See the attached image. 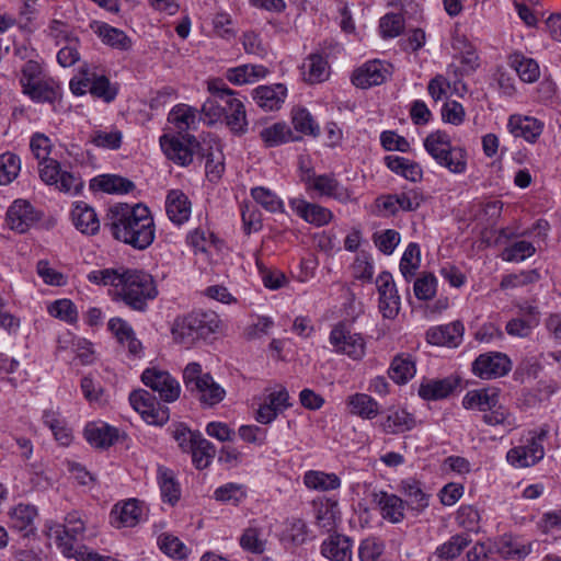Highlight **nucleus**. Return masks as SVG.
<instances>
[{
    "label": "nucleus",
    "mask_w": 561,
    "mask_h": 561,
    "mask_svg": "<svg viewBox=\"0 0 561 561\" xmlns=\"http://www.w3.org/2000/svg\"><path fill=\"white\" fill-rule=\"evenodd\" d=\"M547 436V428H540L538 432L531 433L526 445L508 450L506 456L507 461L519 468L534 466L545 456L543 443Z\"/></svg>",
    "instance_id": "obj_8"
},
{
    "label": "nucleus",
    "mask_w": 561,
    "mask_h": 561,
    "mask_svg": "<svg viewBox=\"0 0 561 561\" xmlns=\"http://www.w3.org/2000/svg\"><path fill=\"white\" fill-rule=\"evenodd\" d=\"M123 135L119 130H93L90 135V142L95 147L116 150L122 145Z\"/></svg>",
    "instance_id": "obj_54"
},
{
    "label": "nucleus",
    "mask_w": 561,
    "mask_h": 561,
    "mask_svg": "<svg viewBox=\"0 0 561 561\" xmlns=\"http://www.w3.org/2000/svg\"><path fill=\"white\" fill-rule=\"evenodd\" d=\"M374 243L383 254L393 253L400 242V234L393 229H387L381 232L374 233Z\"/></svg>",
    "instance_id": "obj_63"
},
{
    "label": "nucleus",
    "mask_w": 561,
    "mask_h": 561,
    "mask_svg": "<svg viewBox=\"0 0 561 561\" xmlns=\"http://www.w3.org/2000/svg\"><path fill=\"white\" fill-rule=\"evenodd\" d=\"M112 236L137 250L147 249L154 240V224L150 210L142 204H117L110 209Z\"/></svg>",
    "instance_id": "obj_2"
},
{
    "label": "nucleus",
    "mask_w": 561,
    "mask_h": 561,
    "mask_svg": "<svg viewBox=\"0 0 561 561\" xmlns=\"http://www.w3.org/2000/svg\"><path fill=\"white\" fill-rule=\"evenodd\" d=\"M268 70L262 65H241L227 71V79L233 84L253 83L263 79Z\"/></svg>",
    "instance_id": "obj_40"
},
{
    "label": "nucleus",
    "mask_w": 561,
    "mask_h": 561,
    "mask_svg": "<svg viewBox=\"0 0 561 561\" xmlns=\"http://www.w3.org/2000/svg\"><path fill=\"white\" fill-rule=\"evenodd\" d=\"M415 362L410 354L397 355L389 368L390 378L397 383H405L415 375Z\"/></svg>",
    "instance_id": "obj_44"
},
{
    "label": "nucleus",
    "mask_w": 561,
    "mask_h": 561,
    "mask_svg": "<svg viewBox=\"0 0 561 561\" xmlns=\"http://www.w3.org/2000/svg\"><path fill=\"white\" fill-rule=\"evenodd\" d=\"M160 146L168 159L182 167L188 165L194 156H199L205 150V141L201 144L191 135L182 138L163 135L160 137Z\"/></svg>",
    "instance_id": "obj_6"
},
{
    "label": "nucleus",
    "mask_w": 561,
    "mask_h": 561,
    "mask_svg": "<svg viewBox=\"0 0 561 561\" xmlns=\"http://www.w3.org/2000/svg\"><path fill=\"white\" fill-rule=\"evenodd\" d=\"M112 524L117 527H134L141 516L139 502L135 499L128 500L123 505H115L111 513Z\"/></svg>",
    "instance_id": "obj_32"
},
{
    "label": "nucleus",
    "mask_w": 561,
    "mask_h": 561,
    "mask_svg": "<svg viewBox=\"0 0 561 561\" xmlns=\"http://www.w3.org/2000/svg\"><path fill=\"white\" fill-rule=\"evenodd\" d=\"M350 413L364 420H373L379 414V403L366 393H355L346 401Z\"/></svg>",
    "instance_id": "obj_34"
},
{
    "label": "nucleus",
    "mask_w": 561,
    "mask_h": 561,
    "mask_svg": "<svg viewBox=\"0 0 561 561\" xmlns=\"http://www.w3.org/2000/svg\"><path fill=\"white\" fill-rule=\"evenodd\" d=\"M165 210L172 222L182 225L191 216V202L182 191L172 190L167 196Z\"/></svg>",
    "instance_id": "obj_22"
},
{
    "label": "nucleus",
    "mask_w": 561,
    "mask_h": 561,
    "mask_svg": "<svg viewBox=\"0 0 561 561\" xmlns=\"http://www.w3.org/2000/svg\"><path fill=\"white\" fill-rule=\"evenodd\" d=\"M420 247L416 243H410L400 261V272L407 282H410L420 266Z\"/></svg>",
    "instance_id": "obj_50"
},
{
    "label": "nucleus",
    "mask_w": 561,
    "mask_h": 561,
    "mask_svg": "<svg viewBox=\"0 0 561 561\" xmlns=\"http://www.w3.org/2000/svg\"><path fill=\"white\" fill-rule=\"evenodd\" d=\"M471 539L467 535L458 534L443 545L438 546L435 551L437 561H450L459 557L465 548L469 546Z\"/></svg>",
    "instance_id": "obj_46"
},
{
    "label": "nucleus",
    "mask_w": 561,
    "mask_h": 561,
    "mask_svg": "<svg viewBox=\"0 0 561 561\" xmlns=\"http://www.w3.org/2000/svg\"><path fill=\"white\" fill-rule=\"evenodd\" d=\"M465 327L460 321L432 327L426 331V341L436 346L457 347L463 336Z\"/></svg>",
    "instance_id": "obj_15"
},
{
    "label": "nucleus",
    "mask_w": 561,
    "mask_h": 561,
    "mask_svg": "<svg viewBox=\"0 0 561 561\" xmlns=\"http://www.w3.org/2000/svg\"><path fill=\"white\" fill-rule=\"evenodd\" d=\"M293 124L297 131L306 135L317 136L319 126L306 108H297L293 113Z\"/></svg>",
    "instance_id": "obj_59"
},
{
    "label": "nucleus",
    "mask_w": 561,
    "mask_h": 561,
    "mask_svg": "<svg viewBox=\"0 0 561 561\" xmlns=\"http://www.w3.org/2000/svg\"><path fill=\"white\" fill-rule=\"evenodd\" d=\"M403 27V18L396 13L386 14L379 22L380 34L383 38H392L400 35Z\"/></svg>",
    "instance_id": "obj_62"
},
{
    "label": "nucleus",
    "mask_w": 561,
    "mask_h": 561,
    "mask_svg": "<svg viewBox=\"0 0 561 561\" xmlns=\"http://www.w3.org/2000/svg\"><path fill=\"white\" fill-rule=\"evenodd\" d=\"M536 252V248L529 241L520 240L513 242L506 247L502 253V257L507 262H522Z\"/></svg>",
    "instance_id": "obj_53"
},
{
    "label": "nucleus",
    "mask_w": 561,
    "mask_h": 561,
    "mask_svg": "<svg viewBox=\"0 0 561 561\" xmlns=\"http://www.w3.org/2000/svg\"><path fill=\"white\" fill-rule=\"evenodd\" d=\"M84 437L88 443L96 448H108L118 437V432L102 422H91L84 427Z\"/></svg>",
    "instance_id": "obj_24"
},
{
    "label": "nucleus",
    "mask_w": 561,
    "mask_h": 561,
    "mask_svg": "<svg viewBox=\"0 0 561 561\" xmlns=\"http://www.w3.org/2000/svg\"><path fill=\"white\" fill-rule=\"evenodd\" d=\"M220 327L221 320L215 311L194 310L175 318L171 333L176 343L191 347L217 334Z\"/></svg>",
    "instance_id": "obj_3"
},
{
    "label": "nucleus",
    "mask_w": 561,
    "mask_h": 561,
    "mask_svg": "<svg viewBox=\"0 0 561 561\" xmlns=\"http://www.w3.org/2000/svg\"><path fill=\"white\" fill-rule=\"evenodd\" d=\"M291 209L305 221L321 227L331 221L333 214L330 209L309 203L302 198H294L289 203Z\"/></svg>",
    "instance_id": "obj_19"
},
{
    "label": "nucleus",
    "mask_w": 561,
    "mask_h": 561,
    "mask_svg": "<svg viewBox=\"0 0 561 561\" xmlns=\"http://www.w3.org/2000/svg\"><path fill=\"white\" fill-rule=\"evenodd\" d=\"M224 118L227 127L232 134L241 136L247 133L248 119L242 101L240 103H236L234 107L229 110Z\"/></svg>",
    "instance_id": "obj_49"
},
{
    "label": "nucleus",
    "mask_w": 561,
    "mask_h": 561,
    "mask_svg": "<svg viewBox=\"0 0 561 561\" xmlns=\"http://www.w3.org/2000/svg\"><path fill=\"white\" fill-rule=\"evenodd\" d=\"M508 65L524 82L533 83L540 77L538 62L533 58L526 57L520 51H515L508 56Z\"/></svg>",
    "instance_id": "obj_33"
},
{
    "label": "nucleus",
    "mask_w": 561,
    "mask_h": 561,
    "mask_svg": "<svg viewBox=\"0 0 561 561\" xmlns=\"http://www.w3.org/2000/svg\"><path fill=\"white\" fill-rule=\"evenodd\" d=\"M507 129L514 137H522L534 144L542 134L543 123L533 116L514 114L508 118Z\"/></svg>",
    "instance_id": "obj_17"
},
{
    "label": "nucleus",
    "mask_w": 561,
    "mask_h": 561,
    "mask_svg": "<svg viewBox=\"0 0 561 561\" xmlns=\"http://www.w3.org/2000/svg\"><path fill=\"white\" fill-rule=\"evenodd\" d=\"M214 497L224 503L238 505L245 497V492L242 485L226 483L215 490Z\"/></svg>",
    "instance_id": "obj_60"
},
{
    "label": "nucleus",
    "mask_w": 561,
    "mask_h": 561,
    "mask_svg": "<svg viewBox=\"0 0 561 561\" xmlns=\"http://www.w3.org/2000/svg\"><path fill=\"white\" fill-rule=\"evenodd\" d=\"M386 165L394 173L409 181L417 182L422 179L423 171L419 163L399 156H387Z\"/></svg>",
    "instance_id": "obj_41"
},
{
    "label": "nucleus",
    "mask_w": 561,
    "mask_h": 561,
    "mask_svg": "<svg viewBox=\"0 0 561 561\" xmlns=\"http://www.w3.org/2000/svg\"><path fill=\"white\" fill-rule=\"evenodd\" d=\"M141 381L164 402H174L179 399L181 387L179 381L169 371L156 367L146 368L141 374Z\"/></svg>",
    "instance_id": "obj_10"
},
{
    "label": "nucleus",
    "mask_w": 561,
    "mask_h": 561,
    "mask_svg": "<svg viewBox=\"0 0 561 561\" xmlns=\"http://www.w3.org/2000/svg\"><path fill=\"white\" fill-rule=\"evenodd\" d=\"M458 380L453 377L443 379H425L419 388V396L427 401L448 397L457 387Z\"/></svg>",
    "instance_id": "obj_26"
},
{
    "label": "nucleus",
    "mask_w": 561,
    "mask_h": 561,
    "mask_svg": "<svg viewBox=\"0 0 561 561\" xmlns=\"http://www.w3.org/2000/svg\"><path fill=\"white\" fill-rule=\"evenodd\" d=\"M424 148L437 164L454 174L467 170L468 153L465 148L453 146L450 137L442 130L431 133L424 139Z\"/></svg>",
    "instance_id": "obj_4"
},
{
    "label": "nucleus",
    "mask_w": 561,
    "mask_h": 561,
    "mask_svg": "<svg viewBox=\"0 0 561 561\" xmlns=\"http://www.w3.org/2000/svg\"><path fill=\"white\" fill-rule=\"evenodd\" d=\"M168 119L180 134L194 130L198 125L197 110L186 104H179L169 113Z\"/></svg>",
    "instance_id": "obj_36"
},
{
    "label": "nucleus",
    "mask_w": 561,
    "mask_h": 561,
    "mask_svg": "<svg viewBox=\"0 0 561 561\" xmlns=\"http://www.w3.org/2000/svg\"><path fill=\"white\" fill-rule=\"evenodd\" d=\"M34 102L50 103L61 98L60 85L51 78H43L23 91Z\"/></svg>",
    "instance_id": "obj_25"
},
{
    "label": "nucleus",
    "mask_w": 561,
    "mask_h": 561,
    "mask_svg": "<svg viewBox=\"0 0 561 561\" xmlns=\"http://www.w3.org/2000/svg\"><path fill=\"white\" fill-rule=\"evenodd\" d=\"M90 186L93 190L98 188L110 194L129 193L135 188V184L131 181L114 174H103L96 176L91 180Z\"/></svg>",
    "instance_id": "obj_35"
},
{
    "label": "nucleus",
    "mask_w": 561,
    "mask_h": 561,
    "mask_svg": "<svg viewBox=\"0 0 561 561\" xmlns=\"http://www.w3.org/2000/svg\"><path fill=\"white\" fill-rule=\"evenodd\" d=\"M415 425V417L404 409L390 410L387 417L380 423L386 434L393 435L411 431Z\"/></svg>",
    "instance_id": "obj_31"
},
{
    "label": "nucleus",
    "mask_w": 561,
    "mask_h": 561,
    "mask_svg": "<svg viewBox=\"0 0 561 561\" xmlns=\"http://www.w3.org/2000/svg\"><path fill=\"white\" fill-rule=\"evenodd\" d=\"M157 479L164 502L175 504L181 496L180 484L175 479L174 472L163 466L158 467Z\"/></svg>",
    "instance_id": "obj_39"
},
{
    "label": "nucleus",
    "mask_w": 561,
    "mask_h": 561,
    "mask_svg": "<svg viewBox=\"0 0 561 561\" xmlns=\"http://www.w3.org/2000/svg\"><path fill=\"white\" fill-rule=\"evenodd\" d=\"M49 313L60 320L75 322L78 318L77 309L69 299L56 300L48 307Z\"/></svg>",
    "instance_id": "obj_64"
},
{
    "label": "nucleus",
    "mask_w": 561,
    "mask_h": 561,
    "mask_svg": "<svg viewBox=\"0 0 561 561\" xmlns=\"http://www.w3.org/2000/svg\"><path fill=\"white\" fill-rule=\"evenodd\" d=\"M304 483L308 489L327 492L339 489L341 479L335 473L310 470L305 473Z\"/></svg>",
    "instance_id": "obj_43"
},
{
    "label": "nucleus",
    "mask_w": 561,
    "mask_h": 561,
    "mask_svg": "<svg viewBox=\"0 0 561 561\" xmlns=\"http://www.w3.org/2000/svg\"><path fill=\"white\" fill-rule=\"evenodd\" d=\"M323 557L334 561L352 560V540L344 535L334 534L329 536L321 545Z\"/></svg>",
    "instance_id": "obj_23"
},
{
    "label": "nucleus",
    "mask_w": 561,
    "mask_h": 561,
    "mask_svg": "<svg viewBox=\"0 0 561 561\" xmlns=\"http://www.w3.org/2000/svg\"><path fill=\"white\" fill-rule=\"evenodd\" d=\"M72 222L78 230L85 234H95L100 221L94 209L85 202H77L71 210Z\"/></svg>",
    "instance_id": "obj_28"
},
{
    "label": "nucleus",
    "mask_w": 561,
    "mask_h": 561,
    "mask_svg": "<svg viewBox=\"0 0 561 561\" xmlns=\"http://www.w3.org/2000/svg\"><path fill=\"white\" fill-rule=\"evenodd\" d=\"M260 136L267 147H277L294 139L291 129L285 123H275L263 128Z\"/></svg>",
    "instance_id": "obj_47"
},
{
    "label": "nucleus",
    "mask_w": 561,
    "mask_h": 561,
    "mask_svg": "<svg viewBox=\"0 0 561 561\" xmlns=\"http://www.w3.org/2000/svg\"><path fill=\"white\" fill-rule=\"evenodd\" d=\"M36 515L35 506L19 504L10 513L11 526L19 531H25V536H28L34 530L33 524Z\"/></svg>",
    "instance_id": "obj_42"
},
{
    "label": "nucleus",
    "mask_w": 561,
    "mask_h": 561,
    "mask_svg": "<svg viewBox=\"0 0 561 561\" xmlns=\"http://www.w3.org/2000/svg\"><path fill=\"white\" fill-rule=\"evenodd\" d=\"M129 402L148 424L163 425L169 420V408L158 402L147 390L133 391Z\"/></svg>",
    "instance_id": "obj_9"
},
{
    "label": "nucleus",
    "mask_w": 561,
    "mask_h": 561,
    "mask_svg": "<svg viewBox=\"0 0 561 561\" xmlns=\"http://www.w3.org/2000/svg\"><path fill=\"white\" fill-rule=\"evenodd\" d=\"M540 275L537 270L522 271L516 274H508L503 276L500 287L502 289H510L539 280Z\"/></svg>",
    "instance_id": "obj_57"
},
{
    "label": "nucleus",
    "mask_w": 561,
    "mask_h": 561,
    "mask_svg": "<svg viewBox=\"0 0 561 561\" xmlns=\"http://www.w3.org/2000/svg\"><path fill=\"white\" fill-rule=\"evenodd\" d=\"M183 381L186 389L195 393L205 405L214 407L226 396L225 389L214 381L210 374H203L201 364L196 362L186 365L183 371Z\"/></svg>",
    "instance_id": "obj_5"
},
{
    "label": "nucleus",
    "mask_w": 561,
    "mask_h": 561,
    "mask_svg": "<svg viewBox=\"0 0 561 561\" xmlns=\"http://www.w3.org/2000/svg\"><path fill=\"white\" fill-rule=\"evenodd\" d=\"M171 435L184 453H188L202 437L199 432L191 431L183 423L173 425L171 428Z\"/></svg>",
    "instance_id": "obj_52"
},
{
    "label": "nucleus",
    "mask_w": 561,
    "mask_h": 561,
    "mask_svg": "<svg viewBox=\"0 0 561 561\" xmlns=\"http://www.w3.org/2000/svg\"><path fill=\"white\" fill-rule=\"evenodd\" d=\"M287 89L284 84L260 85L253 90V99L265 111L280 108L286 98Z\"/></svg>",
    "instance_id": "obj_21"
},
{
    "label": "nucleus",
    "mask_w": 561,
    "mask_h": 561,
    "mask_svg": "<svg viewBox=\"0 0 561 561\" xmlns=\"http://www.w3.org/2000/svg\"><path fill=\"white\" fill-rule=\"evenodd\" d=\"M398 490L405 496L408 508L420 514L428 506V495L423 491L420 481L408 478L400 482Z\"/></svg>",
    "instance_id": "obj_20"
},
{
    "label": "nucleus",
    "mask_w": 561,
    "mask_h": 561,
    "mask_svg": "<svg viewBox=\"0 0 561 561\" xmlns=\"http://www.w3.org/2000/svg\"><path fill=\"white\" fill-rule=\"evenodd\" d=\"M388 75V69L380 60H371L354 71L352 82L357 88L368 89L385 82Z\"/></svg>",
    "instance_id": "obj_18"
},
{
    "label": "nucleus",
    "mask_w": 561,
    "mask_h": 561,
    "mask_svg": "<svg viewBox=\"0 0 561 561\" xmlns=\"http://www.w3.org/2000/svg\"><path fill=\"white\" fill-rule=\"evenodd\" d=\"M160 549L171 558L185 559L188 553L187 547L175 536L162 535L159 538Z\"/></svg>",
    "instance_id": "obj_58"
},
{
    "label": "nucleus",
    "mask_w": 561,
    "mask_h": 561,
    "mask_svg": "<svg viewBox=\"0 0 561 561\" xmlns=\"http://www.w3.org/2000/svg\"><path fill=\"white\" fill-rule=\"evenodd\" d=\"M379 294V310L383 318L393 319L400 310V296L392 275L389 272H382L376 279Z\"/></svg>",
    "instance_id": "obj_12"
},
{
    "label": "nucleus",
    "mask_w": 561,
    "mask_h": 561,
    "mask_svg": "<svg viewBox=\"0 0 561 561\" xmlns=\"http://www.w3.org/2000/svg\"><path fill=\"white\" fill-rule=\"evenodd\" d=\"M210 96L202 105V113L208 118V122L215 123L221 119L220 105L226 104L225 96H220V81H213L208 84Z\"/></svg>",
    "instance_id": "obj_45"
},
{
    "label": "nucleus",
    "mask_w": 561,
    "mask_h": 561,
    "mask_svg": "<svg viewBox=\"0 0 561 561\" xmlns=\"http://www.w3.org/2000/svg\"><path fill=\"white\" fill-rule=\"evenodd\" d=\"M283 537L295 546L305 543L308 537L307 524L300 518L288 519L285 525Z\"/></svg>",
    "instance_id": "obj_55"
},
{
    "label": "nucleus",
    "mask_w": 561,
    "mask_h": 561,
    "mask_svg": "<svg viewBox=\"0 0 561 561\" xmlns=\"http://www.w3.org/2000/svg\"><path fill=\"white\" fill-rule=\"evenodd\" d=\"M308 188L317 191L321 196H328L337 201H347L350 194L339 181L331 174H308L302 179Z\"/></svg>",
    "instance_id": "obj_16"
},
{
    "label": "nucleus",
    "mask_w": 561,
    "mask_h": 561,
    "mask_svg": "<svg viewBox=\"0 0 561 561\" xmlns=\"http://www.w3.org/2000/svg\"><path fill=\"white\" fill-rule=\"evenodd\" d=\"M499 403V391L495 388H483L469 391L462 400L466 409H478L488 412L496 408Z\"/></svg>",
    "instance_id": "obj_30"
},
{
    "label": "nucleus",
    "mask_w": 561,
    "mask_h": 561,
    "mask_svg": "<svg viewBox=\"0 0 561 561\" xmlns=\"http://www.w3.org/2000/svg\"><path fill=\"white\" fill-rule=\"evenodd\" d=\"M316 524L325 531H330L336 526L339 519L337 501L332 499H319L313 503Z\"/></svg>",
    "instance_id": "obj_29"
},
{
    "label": "nucleus",
    "mask_w": 561,
    "mask_h": 561,
    "mask_svg": "<svg viewBox=\"0 0 561 561\" xmlns=\"http://www.w3.org/2000/svg\"><path fill=\"white\" fill-rule=\"evenodd\" d=\"M254 201L271 213L282 210L283 202L268 188L257 186L251 190Z\"/></svg>",
    "instance_id": "obj_56"
},
{
    "label": "nucleus",
    "mask_w": 561,
    "mask_h": 561,
    "mask_svg": "<svg viewBox=\"0 0 561 561\" xmlns=\"http://www.w3.org/2000/svg\"><path fill=\"white\" fill-rule=\"evenodd\" d=\"M188 453L192 455V461L196 469L202 470L210 465L216 448L213 443L202 436Z\"/></svg>",
    "instance_id": "obj_48"
},
{
    "label": "nucleus",
    "mask_w": 561,
    "mask_h": 561,
    "mask_svg": "<svg viewBox=\"0 0 561 561\" xmlns=\"http://www.w3.org/2000/svg\"><path fill=\"white\" fill-rule=\"evenodd\" d=\"M373 502L379 507L383 519L399 524L405 518L407 504L404 500L397 494L386 491H374L371 493Z\"/></svg>",
    "instance_id": "obj_14"
},
{
    "label": "nucleus",
    "mask_w": 561,
    "mask_h": 561,
    "mask_svg": "<svg viewBox=\"0 0 561 561\" xmlns=\"http://www.w3.org/2000/svg\"><path fill=\"white\" fill-rule=\"evenodd\" d=\"M95 33L101 38L103 44L111 46L118 50H129L133 42L130 37L122 30L111 26L110 24L102 23L98 25Z\"/></svg>",
    "instance_id": "obj_37"
},
{
    "label": "nucleus",
    "mask_w": 561,
    "mask_h": 561,
    "mask_svg": "<svg viewBox=\"0 0 561 561\" xmlns=\"http://www.w3.org/2000/svg\"><path fill=\"white\" fill-rule=\"evenodd\" d=\"M199 157L206 159L205 171L208 180L218 181L225 171L224 153L219 144L215 140L205 141V150H202Z\"/></svg>",
    "instance_id": "obj_27"
},
{
    "label": "nucleus",
    "mask_w": 561,
    "mask_h": 561,
    "mask_svg": "<svg viewBox=\"0 0 561 561\" xmlns=\"http://www.w3.org/2000/svg\"><path fill=\"white\" fill-rule=\"evenodd\" d=\"M39 219L41 213L25 199L14 201L7 211V224L9 228L19 233L26 232L30 227Z\"/></svg>",
    "instance_id": "obj_13"
},
{
    "label": "nucleus",
    "mask_w": 561,
    "mask_h": 561,
    "mask_svg": "<svg viewBox=\"0 0 561 561\" xmlns=\"http://www.w3.org/2000/svg\"><path fill=\"white\" fill-rule=\"evenodd\" d=\"M88 278L95 284L114 286L117 298L135 311H145L148 301L158 296L153 277L141 270L104 268L92 271Z\"/></svg>",
    "instance_id": "obj_1"
},
{
    "label": "nucleus",
    "mask_w": 561,
    "mask_h": 561,
    "mask_svg": "<svg viewBox=\"0 0 561 561\" xmlns=\"http://www.w3.org/2000/svg\"><path fill=\"white\" fill-rule=\"evenodd\" d=\"M437 279L428 273L416 278L414 282V295L420 300H430L436 295Z\"/></svg>",
    "instance_id": "obj_61"
},
{
    "label": "nucleus",
    "mask_w": 561,
    "mask_h": 561,
    "mask_svg": "<svg viewBox=\"0 0 561 561\" xmlns=\"http://www.w3.org/2000/svg\"><path fill=\"white\" fill-rule=\"evenodd\" d=\"M511 369V359L507 355L500 352L481 354L472 363V373L481 379L503 377L507 375Z\"/></svg>",
    "instance_id": "obj_11"
},
{
    "label": "nucleus",
    "mask_w": 561,
    "mask_h": 561,
    "mask_svg": "<svg viewBox=\"0 0 561 561\" xmlns=\"http://www.w3.org/2000/svg\"><path fill=\"white\" fill-rule=\"evenodd\" d=\"M329 340L336 353L347 355L354 360H359L365 355L364 337L362 334L353 332L344 322L333 327Z\"/></svg>",
    "instance_id": "obj_7"
},
{
    "label": "nucleus",
    "mask_w": 561,
    "mask_h": 561,
    "mask_svg": "<svg viewBox=\"0 0 561 561\" xmlns=\"http://www.w3.org/2000/svg\"><path fill=\"white\" fill-rule=\"evenodd\" d=\"M21 170L20 158L11 152H5L0 156V184L5 185L11 183Z\"/></svg>",
    "instance_id": "obj_51"
},
{
    "label": "nucleus",
    "mask_w": 561,
    "mask_h": 561,
    "mask_svg": "<svg viewBox=\"0 0 561 561\" xmlns=\"http://www.w3.org/2000/svg\"><path fill=\"white\" fill-rule=\"evenodd\" d=\"M305 81L313 84L324 81L329 77V65L320 54H311L302 64Z\"/></svg>",
    "instance_id": "obj_38"
}]
</instances>
